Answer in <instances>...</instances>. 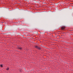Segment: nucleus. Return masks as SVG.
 <instances>
[{"label":"nucleus","mask_w":73,"mask_h":73,"mask_svg":"<svg viewBox=\"0 0 73 73\" xmlns=\"http://www.w3.org/2000/svg\"><path fill=\"white\" fill-rule=\"evenodd\" d=\"M61 28L62 29H65V27H61Z\"/></svg>","instance_id":"f03ea898"},{"label":"nucleus","mask_w":73,"mask_h":73,"mask_svg":"<svg viewBox=\"0 0 73 73\" xmlns=\"http://www.w3.org/2000/svg\"><path fill=\"white\" fill-rule=\"evenodd\" d=\"M0 66L1 67V68H3V65L1 64V65H0Z\"/></svg>","instance_id":"20e7f679"},{"label":"nucleus","mask_w":73,"mask_h":73,"mask_svg":"<svg viewBox=\"0 0 73 73\" xmlns=\"http://www.w3.org/2000/svg\"><path fill=\"white\" fill-rule=\"evenodd\" d=\"M35 47L37 49H38V50H40V49H41L40 47H38V46H35Z\"/></svg>","instance_id":"f257e3e1"},{"label":"nucleus","mask_w":73,"mask_h":73,"mask_svg":"<svg viewBox=\"0 0 73 73\" xmlns=\"http://www.w3.org/2000/svg\"><path fill=\"white\" fill-rule=\"evenodd\" d=\"M18 49L21 50V49H22V48L21 47H18Z\"/></svg>","instance_id":"7ed1b4c3"},{"label":"nucleus","mask_w":73,"mask_h":73,"mask_svg":"<svg viewBox=\"0 0 73 73\" xmlns=\"http://www.w3.org/2000/svg\"><path fill=\"white\" fill-rule=\"evenodd\" d=\"M6 70H9V68L8 67V68H7L6 69Z\"/></svg>","instance_id":"39448f33"}]
</instances>
